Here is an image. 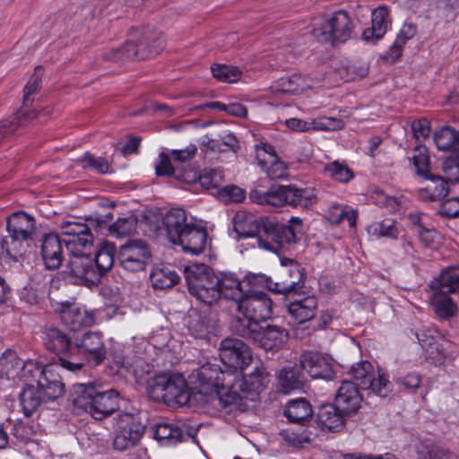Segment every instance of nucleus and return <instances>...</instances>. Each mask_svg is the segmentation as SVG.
I'll return each instance as SVG.
<instances>
[{"instance_id":"nucleus-1","label":"nucleus","mask_w":459,"mask_h":459,"mask_svg":"<svg viewBox=\"0 0 459 459\" xmlns=\"http://www.w3.org/2000/svg\"><path fill=\"white\" fill-rule=\"evenodd\" d=\"M239 315L231 318L230 329L237 336L255 333V329L271 318L273 301L268 294L261 291H250L245 294L238 304Z\"/></svg>"},{"instance_id":"nucleus-2","label":"nucleus","mask_w":459,"mask_h":459,"mask_svg":"<svg viewBox=\"0 0 459 459\" xmlns=\"http://www.w3.org/2000/svg\"><path fill=\"white\" fill-rule=\"evenodd\" d=\"M74 403L89 412L94 419L102 420L118 409L119 393L115 389L101 390L93 384H80L74 388Z\"/></svg>"},{"instance_id":"nucleus-3","label":"nucleus","mask_w":459,"mask_h":459,"mask_svg":"<svg viewBox=\"0 0 459 459\" xmlns=\"http://www.w3.org/2000/svg\"><path fill=\"white\" fill-rule=\"evenodd\" d=\"M65 392V385L59 376L47 374L42 377L39 385L27 384L19 394V403L22 411L26 417L31 416L42 405L61 397Z\"/></svg>"},{"instance_id":"nucleus-4","label":"nucleus","mask_w":459,"mask_h":459,"mask_svg":"<svg viewBox=\"0 0 459 459\" xmlns=\"http://www.w3.org/2000/svg\"><path fill=\"white\" fill-rule=\"evenodd\" d=\"M189 293L201 302L212 306L219 301L218 274L206 264H193L184 270Z\"/></svg>"},{"instance_id":"nucleus-5","label":"nucleus","mask_w":459,"mask_h":459,"mask_svg":"<svg viewBox=\"0 0 459 459\" xmlns=\"http://www.w3.org/2000/svg\"><path fill=\"white\" fill-rule=\"evenodd\" d=\"M6 230L8 236L0 242L2 250L13 257L22 255L36 232L35 220L24 212H14L7 218Z\"/></svg>"},{"instance_id":"nucleus-6","label":"nucleus","mask_w":459,"mask_h":459,"mask_svg":"<svg viewBox=\"0 0 459 459\" xmlns=\"http://www.w3.org/2000/svg\"><path fill=\"white\" fill-rule=\"evenodd\" d=\"M275 229V221L268 217L237 215L234 221V230L239 236L256 237L259 247L279 254V244L275 242L279 231Z\"/></svg>"},{"instance_id":"nucleus-7","label":"nucleus","mask_w":459,"mask_h":459,"mask_svg":"<svg viewBox=\"0 0 459 459\" xmlns=\"http://www.w3.org/2000/svg\"><path fill=\"white\" fill-rule=\"evenodd\" d=\"M107 351L101 335L96 332H87L81 338L74 339L68 353L70 371L80 370L85 363L98 366L106 359Z\"/></svg>"},{"instance_id":"nucleus-8","label":"nucleus","mask_w":459,"mask_h":459,"mask_svg":"<svg viewBox=\"0 0 459 459\" xmlns=\"http://www.w3.org/2000/svg\"><path fill=\"white\" fill-rule=\"evenodd\" d=\"M353 30L354 25L349 14L345 11H338L322 21L315 22L312 34L317 41L335 46L351 39Z\"/></svg>"},{"instance_id":"nucleus-9","label":"nucleus","mask_w":459,"mask_h":459,"mask_svg":"<svg viewBox=\"0 0 459 459\" xmlns=\"http://www.w3.org/2000/svg\"><path fill=\"white\" fill-rule=\"evenodd\" d=\"M350 374L356 382L355 385L362 390L370 391L380 397H386L392 391V384L386 376L376 372L368 361H361L351 366Z\"/></svg>"},{"instance_id":"nucleus-10","label":"nucleus","mask_w":459,"mask_h":459,"mask_svg":"<svg viewBox=\"0 0 459 459\" xmlns=\"http://www.w3.org/2000/svg\"><path fill=\"white\" fill-rule=\"evenodd\" d=\"M281 267L278 270L277 281L268 289L283 295H300L302 293L304 269L295 260L280 257Z\"/></svg>"},{"instance_id":"nucleus-11","label":"nucleus","mask_w":459,"mask_h":459,"mask_svg":"<svg viewBox=\"0 0 459 459\" xmlns=\"http://www.w3.org/2000/svg\"><path fill=\"white\" fill-rule=\"evenodd\" d=\"M118 259L125 270L141 272L152 262V251L145 240L130 239L121 246Z\"/></svg>"},{"instance_id":"nucleus-12","label":"nucleus","mask_w":459,"mask_h":459,"mask_svg":"<svg viewBox=\"0 0 459 459\" xmlns=\"http://www.w3.org/2000/svg\"><path fill=\"white\" fill-rule=\"evenodd\" d=\"M145 432V427L131 413L119 414L113 447L125 451L136 446Z\"/></svg>"},{"instance_id":"nucleus-13","label":"nucleus","mask_w":459,"mask_h":459,"mask_svg":"<svg viewBox=\"0 0 459 459\" xmlns=\"http://www.w3.org/2000/svg\"><path fill=\"white\" fill-rule=\"evenodd\" d=\"M220 357L224 365L235 371L244 369L253 359L250 348L243 341L230 337L221 341Z\"/></svg>"},{"instance_id":"nucleus-14","label":"nucleus","mask_w":459,"mask_h":459,"mask_svg":"<svg viewBox=\"0 0 459 459\" xmlns=\"http://www.w3.org/2000/svg\"><path fill=\"white\" fill-rule=\"evenodd\" d=\"M235 371H223L221 368L210 362L201 366L196 370V378L200 385V394L209 395L221 385H229Z\"/></svg>"},{"instance_id":"nucleus-15","label":"nucleus","mask_w":459,"mask_h":459,"mask_svg":"<svg viewBox=\"0 0 459 459\" xmlns=\"http://www.w3.org/2000/svg\"><path fill=\"white\" fill-rule=\"evenodd\" d=\"M249 199L258 204L281 207L289 204V186L272 185L269 187L262 181L250 190Z\"/></svg>"},{"instance_id":"nucleus-16","label":"nucleus","mask_w":459,"mask_h":459,"mask_svg":"<svg viewBox=\"0 0 459 459\" xmlns=\"http://www.w3.org/2000/svg\"><path fill=\"white\" fill-rule=\"evenodd\" d=\"M67 268L70 275L76 279L78 284L91 286L100 281L99 271L91 255L69 256Z\"/></svg>"},{"instance_id":"nucleus-17","label":"nucleus","mask_w":459,"mask_h":459,"mask_svg":"<svg viewBox=\"0 0 459 459\" xmlns=\"http://www.w3.org/2000/svg\"><path fill=\"white\" fill-rule=\"evenodd\" d=\"M299 365L312 378L331 380L334 377L331 359L319 352H303L299 358Z\"/></svg>"},{"instance_id":"nucleus-18","label":"nucleus","mask_w":459,"mask_h":459,"mask_svg":"<svg viewBox=\"0 0 459 459\" xmlns=\"http://www.w3.org/2000/svg\"><path fill=\"white\" fill-rule=\"evenodd\" d=\"M44 344L46 348L58 356L60 365L71 370L69 361H72L68 353L74 344V339L57 328H48L44 333Z\"/></svg>"},{"instance_id":"nucleus-19","label":"nucleus","mask_w":459,"mask_h":459,"mask_svg":"<svg viewBox=\"0 0 459 459\" xmlns=\"http://www.w3.org/2000/svg\"><path fill=\"white\" fill-rule=\"evenodd\" d=\"M239 337L250 341L266 351H272L278 349L284 343L288 333L284 328L278 325L263 327L260 325L258 329H255V333L248 334V336L241 334Z\"/></svg>"},{"instance_id":"nucleus-20","label":"nucleus","mask_w":459,"mask_h":459,"mask_svg":"<svg viewBox=\"0 0 459 459\" xmlns=\"http://www.w3.org/2000/svg\"><path fill=\"white\" fill-rule=\"evenodd\" d=\"M362 396L359 387L352 381H342L335 395V404L346 414L351 416L360 408Z\"/></svg>"},{"instance_id":"nucleus-21","label":"nucleus","mask_w":459,"mask_h":459,"mask_svg":"<svg viewBox=\"0 0 459 459\" xmlns=\"http://www.w3.org/2000/svg\"><path fill=\"white\" fill-rule=\"evenodd\" d=\"M41 255L48 270L58 269L64 261L63 244L56 233L43 236L41 239Z\"/></svg>"},{"instance_id":"nucleus-22","label":"nucleus","mask_w":459,"mask_h":459,"mask_svg":"<svg viewBox=\"0 0 459 459\" xmlns=\"http://www.w3.org/2000/svg\"><path fill=\"white\" fill-rule=\"evenodd\" d=\"M207 244V230L204 227L191 223L185 232L181 233L176 245H179L185 253L201 254Z\"/></svg>"},{"instance_id":"nucleus-23","label":"nucleus","mask_w":459,"mask_h":459,"mask_svg":"<svg viewBox=\"0 0 459 459\" xmlns=\"http://www.w3.org/2000/svg\"><path fill=\"white\" fill-rule=\"evenodd\" d=\"M186 212L180 208H174L166 212L162 218V230L169 240L177 244L181 233L185 232L191 222L186 221Z\"/></svg>"},{"instance_id":"nucleus-24","label":"nucleus","mask_w":459,"mask_h":459,"mask_svg":"<svg viewBox=\"0 0 459 459\" xmlns=\"http://www.w3.org/2000/svg\"><path fill=\"white\" fill-rule=\"evenodd\" d=\"M346 414L336 404L321 405L316 413L317 424L322 429L339 432L344 428Z\"/></svg>"},{"instance_id":"nucleus-25","label":"nucleus","mask_w":459,"mask_h":459,"mask_svg":"<svg viewBox=\"0 0 459 459\" xmlns=\"http://www.w3.org/2000/svg\"><path fill=\"white\" fill-rule=\"evenodd\" d=\"M391 25L389 11L385 6H379L372 11L371 27L362 32V39L367 42H376L386 33Z\"/></svg>"},{"instance_id":"nucleus-26","label":"nucleus","mask_w":459,"mask_h":459,"mask_svg":"<svg viewBox=\"0 0 459 459\" xmlns=\"http://www.w3.org/2000/svg\"><path fill=\"white\" fill-rule=\"evenodd\" d=\"M237 381L245 397L254 401L268 384V373L263 366H257L250 374L243 376Z\"/></svg>"},{"instance_id":"nucleus-27","label":"nucleus","mask_w":459,"mask_h":459,"mask_svg":"<svg viewBox=\"0 0 459 459\" xmlns=\"http://www.w3.org/2000/svg\"><path fill=\"white\" fill-rule=\"evenodd\" d=\"M300 370V365L281 368L278 373V391L289 394L293 391L302 390L306 385V377Z\"/></svg>"},{"instance_id":"nucleus-28","label":"nucleus","mask_w":459,"mask_h":459,"mask_svg":"<svg viewBox=\"0 0 459 459\" xmlns=\"http://www.w3.org/2000/svg\"><path fill=\"white\" fill-rule=\"evenodd\" d=\"M207 396L205 402L218 400L223 407L238 405L243 398H246L234 375L233 378L230 380V384L221 385Z\"/></svg>"},{"instance_id":"nucleus-29","label":"nucleus","mask_w":459,"mask_h":459,"mask_svg":"<svg viewBox=\"0 0 459 459\" xmlns=\"http://www.w3.org/2000/svg\"><path fill=\"white\" fill-rule=\"evenodd\" d=\"M217 319L208 311L194 312L189 316L188 329L196 339H205L216 329Z\"/></svg>"},{"instance_id":"nucleus-30","label":"nucleus","mask_w":459,"mask_h":459,"mask_svg":"<svg viewBox=\"0 0 459 459\" xmlns=\"http://www.w3.org/2000/svg\"><path fill=\"white\" fill-rule=\"evenodd\" d=\"M190 401L186 381L181 374H169L166 403L183 406Z\"/></svg>"},{"instance_id":"nucleus-31","label":"nucleus","mask_w":459,"mask_h":459,"mask_svg":"<svg viewBox=\"0 0 459 459\" xmlns=\"http://www.w3.org/2000/svg\"><path fill=\"white\" fill-rule=\"evenodd\" d=\"M316 308L317 301L314 296L296 299L288 306L290 315L298 324H303L314 318Z\"/></svg>"},{"instance_id":"nucleus-32","label":"nucleus","mask_w":459,"mask_h":459,"mask_svg":"<svg viewBox=\"0 0 459 459\" xmlns=\"http://www.w3.org/2000/svg\"><path fill=\"white\" fill-rule=\"evenodd\" d=\"M218 279L219 300L224 298L238 304L246 294L242 290L240 281L232 273H220Z\"/></svg>"},{"instance_id":"nucleus-33","label":"nucleus","mask_w":459,"mask_h":459,"mask_svg":"<svg viewBox=\"0 0 459 459\" xmlns=\"http://www.w3.org/2000/svg\"><path fill=\"white\" fill-rule=\"evenodd\" d=\"M155 171L158 177L173 176L178 180L187 184L196 182L197 178V171L195 170L181 172L174 168L169 156L164 152H161L159 156V161L155 164Z\"/></svg>"},{"instance_id":"nucleus-34","label":"nucleus","mask_w":459,"mask_h":459,"mask_svg":"<svg viewBox=\"0 0 459 459\" xmlns=\"http://www.w3.org/2000/svg\"><path fill=\"white\" fill-rule=\"evenodd\" d=\"M303 221L299 217H291L289 225L279 224L275 221V230L279 231L275 242L279 244V253L283 249L284 244H293L299 239L303 231Z\"/></svg>"},{"instance_id":"nucleus-35","label":"nucleus","mask_w":459,"mask_h":459,"mask_svg":"<svg viewBox=\"0 0 459 459\" xmlns=\"http://www.w3.org/2000/svg\"><path fill=\"white\" fill-rule=\"evenodd\" d=\"M61 318L72 331H77L81 327L91 325L93 323L91 314L74 305L64 307L61 310Z\"/></svg>"},{"instance_id":"nucleus-36","label":"nucleus","mask_w":459,"mask_h":459,"mask_svg":"<svg viewBox=\"0 0 459 459\" xmlns=\"http://www.w3.org/2000/svg\"><path fill=\"white\" fill-rule=\"evenodd\" d=\"M313 86V80L310 77L293 74L279 79L273 87L275 92L298 94Z\"/></svg>"},{"instance_id":"nucleus-37","label":"nucleus","mask_w":459,"mask_h":459,"mask_svg":"<svg viewBox=\"0 0 459 459\" xmlns=\"http://www.w3.org/2000/svg\"><path fill=\"white\" fill-rule=\"evenodd\" d=\"M313 414L310 403L305 398L290 401L284 409V415L290 422L305 424Z\"/></svg>"},{"instance_id":"nucleus-38","label":"nucleus","mask_w":459,"mask_h":459,"mask_svg":"<svg viewBox=\"0 0 459 459\" xmlns=\"http://www.w3.org/2000/svg\"><path fill=\"white\" fill-rule=\"evenodd\" d=\"M136 35H131V39L126 41L125 46L113 48L103 54V58L107 61L118 62L131 59L147 58L146 52H139L135 48L134 38Z\"/></svg>"},{"instance_id":"nucleus-39","label":"nucleus","mask_w":459,"mask_h":459,"mask_svg":"<svg viewBox=\"0 0 459 459\" xmlns=\"http://www.w3.org/2000/svg\"><path fill=\"white\" fill-rule=\"evenodd\" d=\"M47 374L59 376L55 373L52 366H48L42 368L35 361L27 360L25 362L22 361V365L20 366L16 377L24 381L26 385L37 382V385H39V380L42 377H47Z\"/></svg>"},{"instance_id":"nucleus-40","label":"nucleus","mask_w":459,"mask_h":459,"mask_svg":"<svg viewBox=\"0 0 459 459\" xmlns=\"http://www.w3.org/2000/svg\"><path fill=\"white\" fill-rule=\"evenodd\" d=\"M46 274L42 270H34L23 289L22 296L30 303H36L46 291Z\"/></svg>"},{"instance_id":"nucleus-41","label":"nucleus","mask_w":459,"mask_h":459,"mask_svg":"<svg viewBox=\"0 0 459 459\" xmlns=\"http://www.w3.org/2000/svg\"><path fill=\"white\" fill-rule=\"evenodd\" d=\"M428 182L420 191V197L424 200L437 201L448 194L447 180L438 175L429 174L425 178Z\"/></svg>"},{"instance_id":"nucleus-42","label":"nucleus","mask_w":459,"mask_h":459,"mask_svg":"<svg viewBox=\"0 0 459 459\" xmlns=\"http://www.w3.org/2000/svg\"><path fill=\"white\" fill-rule=\"evenodd\" d=\"M152 285L156 290L172 288L179 281L178 274L169 266H156L150 274Z\"/></svg>"},{"instance_id":"nucleus-43","label":"nucleus","mask_w":459,"mask_h":459,"mask_svg":"<svg viewBox=\"0 0 459 459\" xmlns=\"http://www.w3.org/2000/svg\"><path fill=\"white\" fill-rule=\"evenodd\" d=\"M138 31L132 32L131 35H136L134 39L135 42V48L139 52H146L147 57L150 55L159 54L165 47L164 39L153 33L145 32L138 38Z\"/></svg>"},{"instance_id":"nucleus-44","label":"nucleus","mask_w":459,"mask_h":459,"mask_svg":"<svg viewBox=\"0 0 459 459\" xmlns=\"http://www.w3.org/2000/svg\"><path fill=\"white\" fill-rule=\"evenodd\" d=\"M115 254L116 246L110 242H104L96 253L93 261L100 279L113 267Z\"/></svg>"},{"instance_id":"nucleus-45","label":"nucleus","mask_w":459,"mask_h":459,"mask_svg":"<svg viewBox=\"0 0 459 459\" xmlns=\"http://www.w3.org/2000/svg\"><path fill=\"white\" fill-rule=\"evenodd\" d=\"M451 294L433 290L432 306L435 312L442 318H449L455 315L457 307Z\"/></svg>"},{"instance_id":"nucleus-46","label":"nucleus","mask_w":459,"mask_h":459,"mask_svg":"<svg viewBox=\"0 0 459 459\" xmlns=\"http://www.w3.org/2000/svg\"><path fill=\"white\" fill-rule=\"evenodd\" d=\"M65 247L70 256L73 255H89L93 247V236L91 231L74 238L65 240Z\"/></svg>"},{"instance_id":"nucleus-47","label":"nucleus","mask_w":459,"mask_h":459,"mask_svg":"<svg viewBox=\"0 0 459 459\" xmlns=\"http://www.w3.org/2000/svg\"><path fill=\"white\" fill-rule=\"evenodd\" d=\"M417 33V27L411 22H405L400 29L395 40L389 48V56L394 61L397 60L401 55L403 45Z\"/></svg>"},{"instance_id":"nucleus-48","label":"nucleus","mask_w":459,"mask_h":459,"mask_svg":"<svg viewBox=\"0 0 459 459\" xmlns=\"http://www.w3.org/2000/svg\"><path fill=\"white\" fill-rule=\"evenodd\" d=\"M316 202V195L313 189L297 188L289 186V205L293 207L308 208Z\"/></svg>"},{"instance_id":"nucleus-49","label":"nucleus","mask_w":459,"mask_h":459,"mask_svg":"<svg viewBox=\"0 0 459 459\" xmlns=\"http://www.w3.org/2000/svg\"><path fill=\"white\" fill-rule=\"evenodd\" d=\"M434 142L440 151H448L452 147L459 149V133L450 126H443L434 133Z\"/></svg>"},{"instance_id":"nucleus-50","label":"nucleus","mask_w":459,"mask_h":459,"mask_svg":"<svg viewBox=\"0 0 459 459\" xmlns=\"http://www.w3.org/2000/svg\"><path fill=\"white\" fill-rule=\"evenodd\" d=\"M169 374H160L152 377L147 385L148 395L151 399L166 403Z\"/></svg>"},{"instance_id":"nucleus-51","label":"nucleus","mask_w":459,"mask_h":459,"mask_svg":"<svg viewBox=\"0 0 459 459\" xmlns=\"http://www.w3.org/2000/svg\"><path fill=\"white\" fill-rule=\"evenodd\" d=\"M137 219L134 215L118 218L108 227V235L112 237L128 236L136 231Z\"/></svg>"},{"instance_id":"nucleus-52","label":"nucleus","mask_w":459,"mask_h":459,"mask_svg":"<svg viewBox=\"0 0 459 459\" xmlns=\"http://www.w3.org/2000/svg\"><path fill=\"white\" fill-rule=\"evenodd\" d=\"M21 365L22 360L14 353H4L0 357V379L16 377Z\"/></svg>"},{"instance_id":"nucleus-53","label":"nucleus","mask_w":459,"mask_h":459,"mask_svg":"<svg viewBox=\"0 0 459 459\" xmlns=\"http://www.w3.org/2000/svg\"><path fill=\"white\" fill-rule=\"evenodd\" d=\"M327 217L333 224H339L346 220L351 227L356 225L357 213L348 206H332L328 211Z\"/></svg>"},{"instance_id":"nucleus-54","label":"nucleus","mask_w":459,"mask_h":459,"mask_svg":"<svg viewBox=\"0 0 459 459\" xmlns=\"http://www.w3.org/2000/svg\"><path fill=\"white\" fill-rule=\"evenodd\" d=\"M258 164L272 179L283 178L287 176V166L278 157L271 156V160L258 157Z\"/></svg>"},{"instance_id":"nucleus-55","label":"nucleus","mask_w":459,"mask_h":459,"mask_svg":"<svg viewBox=\"0 0 459 459\" xmlns=\"http://www.w3.org/2000/svg\"><path fill=\"white\" fill-rule=\"evenodd\" d=\"M418 459H459L455 454L434 446L420 444L417 446Z\"/></svg>"},{"instance_id":"nucleus-56","label":"nucleus","mask_w":459,"mask_h":459,"mask_svg":"<svg viewBox=\"0 0 459 459\" xmlns=\"http://www.w3.org/2000/svg\"><path fill=\"white\" fill-rule=\"evenodd\" d=\"M223 173L219 169H205L202 173H197L200 185L205 189L218 188L223 182Z\"/></svg>"},{"instance_id":"nucleus-57","label":"nucleus","mask_w":459,"mask_h":459,"mask_svg":"<svg viewBox=\"0 0 459 459\" xmlns=\"http://www.w3.org/2000/svg\"><path fill=\"white\" fill-rule=\"evenodd\" d=\"M211 69L214 78L229 83L237 82L241 74L238 67L226 65H214Z\"/></svg>"},{"instance_id":"nucleus-58","label":"nucleus","mask_w":459,"mask_h":459,"mask_svg":"<svg viewBox=\"0 0 459 459\" xmlns=\"http://www.w3.org/2000/svg\"><path fill=\"white\" fill-rule=\"evenodd\" d=\"M413 152L412 160L417 174L423 178L428 177L431 173L429 171V157L427 149L423 146H417L414 148Z\"/></svg>"},{"instance_id":"nucleus-59","label":"nucleus","mask_w":459,"mask_h":459,"mask_svg":"<svg viewBox=\"0 0 459 459\" xmlns=\"http://www.w3.org/2000/svg\"><path fill=\"white\" fill-rule=\"evenodd\" d=\"M154 434L159 440H171L175 443L181 441L183 437V431L169 423L159 424Z\"/></svg>"},{"instance_id":"nucleus-60","label":"nucleus","mask_w":459,"mask_h":459,"mask_svg":"<svg viewBox=\"0 0 459 459\" xmlns=\"http://www.w3.org/2000/svg\"><path fill=\"white\" fill-rule=\"evenodd\" d=\"M59 227L62 234L70 237L71 238L91 231L89 225L82 223L74 219L61 221Z\"/></svg>"},{"instance_id":"nucleus-61","label":"nucleus","mask_w":459,"mask_h":459,"mask_svg":"<svg viewBox=\"0 0 459 459\" xmlns=\"http://www.w3.org/2000/svg\"><path fill=\"white\" fill-rule=\"evenodd\" d=\"M78 162L82 168H91L100 174L108 172L109 165L107 160L102 157H94L90 152L84 153L83 156L78 160Z\"/></svg>"},{"instance_id":"nucleus-62","label":"nucleus","mask_w":459,"mask_h":459,"mask_svg":"<svg viewBox=\"0 0 459 459\" xmlns=\"http://www.w3.org/2000/svg\"><path fill=\"white\" fill-rule=\"evenodd\" d=\"M325 173L332 178L346 183L353 178L352 171L345 165L333 161L325 168Z\"/></svg>"},{"instance_id":"nucleus-63","label":"nucleus","mask_w":459,"mask_h":459,"mask_svg":"<svg viewBox=\"0 0 459 459\" xmlns=\"http://www.w3.org/2000/svg\"><path fill=\"white\" fill-rule=\"evenodd\" d=\"M369 230L372 235L377 237L395 238L398 235L395 222L392 220H385L379 223L373 224L369 227Z\"/></svg>"},{"instance_id":"nucleus-64","label":"nucleus","mask_w":459,"mask_h":459,"mask_svg":"<svg viewBox=\"0 0 459 459\" xmlns=\"http://www.w3.org/2000/svg\"><path fill=\"white\" fill-rule=\"evenodd\" d=\"M442 170L448 182H459V154L446 158L442 163Z\"/></svg>"}]
</instances>
